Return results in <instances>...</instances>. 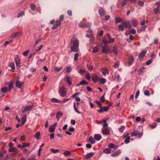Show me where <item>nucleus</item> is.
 Returning a JSON list of instances; mask_svg holds the SVG:
<instances>
[{
    "label": "nucleus",
    "instance_id": "obj_1",
    "mask_svg": "<svg viewBox=\"0 0 160 160\" xmlns=\"http://www.w3.org/2000/svg\"><path fill=\"white\" fill-rule=\"evenodd\" d=\"M70 44L71 45H71L70 47V52H79V41L77 39L73 40L72 39L71 40Z\"/></svg>",
    "mask_w": 160,
    "mask_h": 160
},
{
    "label": "nucleus",
    "instance_id": "obj_2",
    "mask_svg": "<svg viewBox=\"0 0 160 160\" xmlns=\"http://www.w3.org/2000/svg\"><path fill=\"white\" fill-rule=\"evenodd\" d=\"M128 27L131 28V26L129 21H124L122 24L118 26L119 30L121 31H123L124 28H127Z\"/></svg>",
    "mask_w": 160,
    "mask_h": 160
},
{
    "label": "nucleus",
    "instance_id": "obj_3",
    "mask_svg": "<svg viewBox=\"0 0 160 160\" xmlns=\"http://www.w3.org/2000/svg\"><path fill=\"white\" fill-rule=\"evenodd\" d=\"M107 35L109 39V40L107 41V40L105 39H103L102 40L103 43H104L106 46L108 44L113 42L115 41L114 38H112L109 34H108Z\"/></svg>",
    "mask_w": 160,
    "mask_h": 160
},
{
    "label": "nucleus",
    "instance_id": "obj_4",
    "mask_svg": "<svg viewBox=\"0 0 160 160\" xmlns=\"http://www.w3.org/2000/svg\"><path fill=\"white\" fill-rule=\"evenodd\" d=\"M66 91L65 90V88L63 86L60 87L58 91V92L60 96L61 97H64L66 96Z\"/></svg>",
    "mask_w": 160,
    "mask_h": 160
},
{
    "label": "nucleus",
    "instance_id": "obj_5",
    "mask_svg": "<svg viewBox=\"0 0 160 160\" xmlns=\"http://www.w3.org/2000/svg\"><path fill=\"white\" fill-rule=\"evenodd\" d=\"M131 135L132 137L137 136L138 135L139 138H141L142 135L141 133H139L138 130H134L131 133Z\"/></svg>",
    "mask_w": 160,
    "mask_h": 160
},
{
    "label": "nucleus",
    "instance_id": "obj_6",
    "mask_svg": "<svg viewBox=\"0 0 160 160\" xmlns=\"http://www.w3.org/2000/svg\"><path fill=\"white\" fill-rule=\"evenodd\" d=\"M32 107L31 106H25L22 109V112L23 113H25L32 110Z\"/></svg>",
    "mask_w": 160,
    "mask_h": 160
},
{
    "label": "nucleus",
    "instance_id": "obj_7",
    "mask_svg": "<svg viewBox=\"0 0 160 160\" xmlns=\"http://www.w3.org/2000/svg\"><path fill=\"white\" fill-rule=\"evenodd\" d=\"M91 25V23L88 22L83 23L81 22L79 24V26L82 28H87L90 26Z\"/></svg>",
    "mask_w": 160,
    "mask_h": 160
},
{
    "label": "nucleus",
    "instance_id": "obj_8",
    "mask_svg": "<svg viewBox=\"0 0 160 160\" xmlns=\"http://www.w3.org/2000/svg\"><path fill=\"white\" fill-rule=\"evenodd\" d=\"M128 135L129 133H128L124 134L123 135V138H125L124 142L126 143H128L129 142L130 137L128 136Z\"/></svg>",
    "mask_w": 160,
    "mask_h": 160
},
{
    "label": "nucleus",
    "instance_id": "obj_9",
    "mask_svg": "<svg viewBox=\"0 0 160 160\" xmlns=\"http://www.w3.org/2000/svg\"><path fill=\"white\" fill-rule=\"evenodd\" d=\"M102 52L103 53L108 54L110 52L109 48L108 47L106 46H103L102 48Z\"/></svg>",
    "mask_w": 160,
    "mask_h": 160
},
{
    "label": "nucleus",
    "instance_id": "obj_10",
    "mask_svg": "<svg viewBox=\"0 0 160 160\" xmlns=\"http://www.w3.org/2000/svg\"><path fill=\"white\" fill-rule=\"evenodd\" d=\"M98 13L99 15L101 16H103L105 14V12L104 9L102 8H100L98 10Z\"/></svg>",
    "mask_w": 160,
    "mask_h": 160
},
{
    "label": "nucleus",
    "instance_id": "obj_11",
    "mask_svg": "<svg viewBox=\"0 0 160 160\" xmlns=\"http://www.w3.org/2000/svg\"><path fill=\"white\" fill-rule=\"evenodd\" d=\"M23 82L20 81L19 80H17L16 82V86L17 87L19 88H21L23 86Z\"/></svg>",
    "mask_w": 160,
    "mask_h": 160
},
{
    "label": "nucleus",
    "instance_id": "obj_12",
    "mask_svg": "<svg viewBox=\"0 0 160 160\" xmlns=\"http://www.w3.org/2000/svg\"><path fill=\"white\" fill-rule=\"evenodd\" d=\"M134 60V58L132 55H131L128 59V64L129 65H132Z\"/></svg>",
    "mask_w": 160,
    "mask_h": 160
},
{
    "label": "nucleus",
    "instance_id": "obj_13",
    "mask_svg": "<svg viewBox=\"0 0 160 160\" xmlns=\"http://www.w3.org/2000/svg\"><path fill=\"white\" fill-rule=\"evenodd\" d=\"M15 61L17 67H20V65L21 64L20 62V60L18 56H17L16 58H15Z\"/></svg>",
    "mask_w": 160,
    "mask_h": 160
},
{
    "label": "nucleus",
    "instance_id": "obj_14",
    "mask_svg": "<svg viewBox=\"0 0 160 160\" xmlns=\"http://www.w3.org/2000/svg\"><path fill=\"white\" fill-rule=\"evenodd\" d=\"M62 112L60 111H58L57 112L56 114V118L58 121H59V119L62 116Z\"/></svg>",
    "mask_w": 160,
    "mask_h": 160
},
{
    "label": "nucleus",
    "instance_id": "obj_15",
    "mask_svg": "<svg viewBox=\"0 0 160 160\" xmlns=\"http://www.w3.org/2000/svg\"><path fill=\"white\" fill-rule=\"evenodd\" d=\"M146 51L145 50H142L141 52L139 54V57L140 58H142L144 57L146 53Z\"/></svg>",
    "mask_w": 160,
    "mask_h": 160
},
{
    "label": "nucleus",
    "instance_id": "obj_16",
    "mask_svg": "<svg viewBox=\"0 0 160 160\" xmlns=\"http://www.w3.org/2000/svg\"><path fill=\"white\" fill-rule=\"evenodd\" d=\"M131 22L133 26L134 27H137L138 24V22L136 19H132L131 21Z\"/></svg>",
    "mask_w": 160,
    "mask_h": 160
},
{
    "label": "nucleus",
    "instance_id": "obj_17",
    "mask_svg": "<svg viewBox=\"0 0 160 160\" xmlns=\"http://www.w3.org/2000/svg\"><path fill=\"white\" fill-rule=\"evenodd\" d=\"M110 132V130L107 128H104L102 130V133L104 134L108 135Z\"/></svg>",
    "mask_w": 160,
    "mask_h": 160
},
{
    "label": "nucleus",
    "instance_id": "obj_18",
    "mask_svg": "<svg viewBox=\"0 0 160 160\" xmlns=\"http://www.w3.org/2000/svg\"><path fill=\"white\" fill-rule=\"evenodd\" d=\"M94 154V153L93 152L89 153L85 155V158L86 159H89L91 157H92L93 156Z\"/></svg>",
    "mask_w": 160,
    "mask_h": 160
},
{
    "label": "nucleus",
    "instance_id": "obj_19",
    "mask_svg": "<svg viewBox=\"0 0 160 160\" xmlns=\"http://www.w3.org/2000/svg\"><path fill=\"white\" fill-rule=\"evenodd\" d=\"M21 123L22 125H23L27 121L26 115L22 116L21 118Z\"/></svg>",
    "mask_w": 160,
    "mask_h": 160
},
{
    "label": "nucleus",
    "instance_id": "obj_20",
    "mask_svg": "<svg viewBox=\"0 0 160 160\" xmlns=\"http://www.w3.org/2000/svg\"><path fill=\"white\" fill-rule=\"evenodd\" d=\"M94 138L96 140L99 141L102 138V136L99 134H95V135Z\"/></svg>",
    "mask_w": 160,
    "mask_h": 160
},
{
    "label": "nucleus",
    "instance_id": "obj_21",
    "mask_svg": "<svg viewBox=\"0 0 160 160\" xmlns=\"http://www.w3.org/2000/svg\"><path fill=\"white\" fill-rule=\"evenodd\" d=\"M20 35V33L18 32H14L11 36L12 38H15L18 35Z\"/></svg>",
    "mask_w": 160,
    "mask_h": 160
},
{
    "label": "nucleus",
    "instance_id": "obj_22",
    "mask_svg": "<svg viewBox=\"0 0 160 160\" xmlns=\"http://www.w3.org/2000/svg\"><path fill=\"white\" fill-rule=\"evenodd\" d=\"M111 150L109 148H105L103 150V152L106 154H109L111 153Z\"/></svg>",
    "mask_w": 160,
    "mask_h": 160
},
{
    "label": "nucleus",
    "instance_id": "obj_23",
    "mask_svg": "<svg viewBox=\"0 0 160 160\" xmlns=\"http://www.w3.org/2000/svg\"><path fill=\"white\" fill-rule=\"evenodd\" d=\"M18 149L16 148H11L9 149L8 151L9 152H16L18 151Z\"/></svg>",
    "mask_w": 160,
    "mask_h": 160
},
{
    "label": "nucleus",
    "instance_id": "obj_24",
    "mask_svg": "<svg viewBox=\"0 0 160 160\" xmlns=\"http://www.w3.org/2000/svg\"><path fill=\"white\" fill-rule=\"evenodd\" d=\"M92 81L95 82H97L98 79V77L97 75H93L92 76Z\"/></svg>",
    "mask_w": 160,
    "mask_h": 160
},
{
    "label": "nucleus",
    "instance_id": "obj_25",
    "mask_svg": "<svg viewBox=\"0 0 160 160\" xmlns=\"http://www.w3.org/2000/svg\"><path fill=\"white\" fill-rule=\"evenodd\" d=\"M66 82L68 83L69 85H70L72 84L71 82V78L70 76H68L66 78Z\"/></svg>",
    "mask_w": 160,
    "mask_h": 160
},
{
    "label": "nucleus",
    "instance_id": "obj_26",
    "mask_svg": "<svg viewBox=\"0 0 160 160\" xmlns=\"http://www.w3.org/2000/svg\"><path fill=\"white\" fill-rule=\"evenodd\" d=\"M113 52L115 54V55L117 54L118 53V48L117 46H114L113 47Z\"/></svg>",
    "mask_w": 160,
    "mask_h": 160
},
{
    "label": "nucleus",
    "instance_id": "obj_27",
    "mask_svg": "<svg viewBox=\"0 0 160 160\" xmlns=\"http://www.w3.org/2000/svg\"><path fill=\"white\" fill-rule=\"evenodd\" d=\"M120 153L121 151L120 150H118L117 151L112 154V157H116L118 156Z\"/></svg>",
    "mask_w": 160,
    "mask_h": 160
},
{
    "label": "nucleus",
    "instance_id": "obj_28",
    "mask_svg": "<svg viewBox=\"0 0 160 160\" xmlns=\"http://www.w3.org/2000/svg\"><path fill=\"white\" fill-rule=\"evenodd\" d=\"M153 10L154 13L155 14H157L160 12V8H159L158 7H157L156 8H154Z\"/></svg>",
    "mask_w": 160,
    "mask_h": 160
},
{
    "label": "nucleus",
    "instance_id": "obj_29",
    "mask_svg": "<svg viewBox=\"0 0 160 160\" xmlns=\"http://www.w3.org/2000/svg\"><path fill=\"white\" fill-rule=\"evenodd\" d=\"M115 23H120L122 22V19L120 18H115Z\"/></svg>",
    "mask_w": 160,
    "mask_h": 160
},
{
    "label": "nucleus",
    "instance_id": "obj_30",
    "mask_svg": "<svg viewBox=\"0 0 160 160\" xmlns=\"http://www.w3.org/2000/svg\"><path fill=\"white\" fill-rule=\"evenodd\" d=\"M89 142L92 144H93L95 143V141L92 137L90 136L89 138Z\"/></svg>",
    "mask_w": 160,
    "mask_h": 160
},
{
    "label": "nucleus",
    "instance_id": "obj_31",
    "mask_svg": "<svg viewBox=\"0 0 160 160\" xmlns=\"http://www.w3.org/2000/svg\"><path fill=\"white\" fill-rule=\"evenodd\" d=\"M8 88L5 87L1 88V90L2 92V93H5L7 92L8 90Z\"/></svg>",
    "mask_w": 160,
    "mask_h": 160
},
{
    "label": "nucleus",
    "instance_id": "obj_32",
    "mask_svg": "<svg viewBox=\"0 0 160 160\" xmlns=\"http://www.w3.org/2000/svg\"><path fill=\"white\" fill-rule=\"evenodd\" d=\"M73 108L74 110L76 112H77L78 114L80 113V112H79V111L78 110V109L76 107L75 103H74L73 104Z\"/></svg>",
    "mask_w": 160,
    "mask_h": 160
},
{
    "label": "nucleus",
    "instance_id": "obj_33",
    "mask_svg": "<svg viewBox=\"0 0 160 160\" xmlns=\"http://www.w3.org/2000/svg\"><path fill=\"white\" fill-rule=\"evenodd\" d=\"M98 81L101 83L104 84L106 83V81L105 78H101L99 79Z\"/></svg>",
    "mask_w": 160,
    "mask_h": 160
},
{
    "label": "nucleus",
    "instance_id": "obj_34",
    "mask_svg": "<svg viewBox=\"0 0 160 160\" xmlns=\"http://www.w3.org/2000/svg\"><path fill=\"white\" fill-rule=\"evenodd\" d=\"M99 49V48L97 46H96L93 48V50L92 52H98Z\"/></svg>",
    "mask_w": 160,
    "mask_h": 160
},
{
    "label": "nucleus",
    "instance_id": "obj_35",
    "mask_svg": "<svg viewBox=\"0 0 160 160\" xmlns=\"http://www.w3.org/2000/svg\"><path fill=\"white\" fill-rule=\"evenodd\" d=\"M110 108L109 106H103L102 107V108L103 111H106L108 110Z\"/></svg>",
    "mask_w": 160,
    "mask_h": 160
},
{
    "label": "nucleus",
    "instance_id": "obj_36",
    "mask_svg": "<svg viewBox=\"0 0 160 160\" xmlns=\"http://www.w3.org/2000/svg\"><path fill=\"white\" fill-rule=\"evenodd\" d=\"M50 151L53 153H56L59 151V150L56 149H54L53 148H51L50 149Z\"/></svg>",
    "mask_w": 160,
    "mask_h": 160
},
{
    "label": "nucleus",
    "instance_id": "obj_37",
    "mask_svg": "<svg viewBox=\"0 0 160 160\" xmlns=\"http://www.w3.org/2000/svg\"><path fill=\"white\" fill-rule=\"evenodd\" d=\"M51 101L52 102H55L59 103L61 102L60 101L58 100V99H56L55 98H52V99H51Z\"/></svg>",
    "mask_w": 160,
    "mask_h": 160
},
{
    "label": "nucleus",
    "instance_id": "obj_38",
    "mask_svg": "<svg viewBox=\"0 0 160 160\" xmlns=\"http://www.w3.org/2000/svg\"><path fill=\"white\" fill-rule=\"evenodd\" d=\"M62 67H55L54 68V70L55 71L58 72L60 71L62 69Z\"/></svg>",
    "mask_w": 160,
    "mask_h": 160
},
{
    "label": "nucleus",
    "instance_id": "obj_39",
    "mask_svg": "<svg viewBox=\"0 0 160 160\" xmlns=\"http://www.w3.org/2000/svg\"><path fill=\"white\" fill-rule=\"evenodd\" d=\"M71 153L70 151H66L63 153V155L64 156H68Z\"/></svg>",
    "mask_w": 160,
    "mask_h": 160
},
{
    "label": "nucleus",
    "instance_id": "obj_40",
    "mask_svg": "<svg viewBox=\"0 0 160 160\" xmlns=\"http://www.w3.org/2000/svg\"><path fill=\"white\" fill-rule=\"evenodd\" d=\"M40 134L39 132H37L35 134V138L37 139H38L39 138Z\"/></svg>",
    "mask_w": 160,
    "mask_h": 160
},
{
    "label": "nucleus",
    "instance_id": "obj_41",
    "mask_svg": "<svg viewBox=\"0 0 160 160\" xmlns=\"http://www.w3.org/2000/svg\"><path fill=\"white\" fill-rule=\"evenodd\" d=\"M10 66L12 69H15V66L14 62H11L10 65Z\"/></svg>",
    "mask_w": 160,
    "mask_h": 160
},
{
    "label": "nucleus",
    "instance_id": "obj_42",
    "mask_svg": "<svg viewBox=\"0 0 160 160\" xmlns=\"http://www.w3.org/2000/svg\"><path fill=\"white\" fill-rule=\"evenodd\" d=\"M78 56H79V53H77L75 54V55H74V60L75 61H76L77 60L78 58Z\"/></svg>",
    "mask_w": 160,
    "mask_h": 160
},
{
    "label": "nucleus",
    "instance_id": "obj_43",
    "mask_svg": "<svg viewBox=\"0 0 160 160\" xmlns=\"http://www.w3.org/2000/svg\"><path fill=\"white\" fill-rule=\"evenodd\" d=\"M61 24V22L59 20H57L56 21V25L58 27Z\"/></svg>",
    "mask_w": 160,
    "mask_h": 160
},
{
    "label": "nucleus",
    "instance_id": "obj_44",
    "mask_svg": "<svg viewBox=\"0 0 160 160\" xmlns=\"http://www.w3.org/2000/svg\"><path fill=\"white\" fill-rule=\"evenodd\" d=\"M54 129L52 126H50L49 128V131L51 132H52L54 131Z\"/></svg>",
    "mask_w": 160,
    "mask_h": 160
},
{
    "label": "nucleus",
    "instance_id": "obj_45",
    "mask_svg": "<svg viewBox=\"0 0 160 160\" xmlns=\"http://www.w3.org/2000/svg\"><path fill=\"white\" fill-rule=\"evenodd\" d=\"M24 14V12L22 11L20 12L19 13L18 15V18H19L20 17L23 16Z\"/></svg>",
    "mask_w": 160,
    "mask_h": 160
},
{
    "label": "nucleus",
    "instance_id": "obj_46",
    "mask_svg": "<svg viewBox=\"0 0 160 160\" xmlns=\"http://www.w3.org/2000/svg\"><path fill=\"white\" fill-rule=\"evenodd\" d=\"M80 84H81V85H83L85 84H86L87 85H88V83L86 81L84 80H82L80 82Z\"/></svg>",
    "mask_w": 160,
    "mask_h": 160
},
{
    "label": "nucleus",
    "instance_id": "obj_47",
    "mask_svg": "<svg viewBox=\"0 0 160 160\" xmlns=\"http://www.w3.org/2000/svg\"><path fill=\"white\" fill-rule=\"evenodd\" d=\"M72 70L71 68L70 67H68L66 68V72H70Z\"/></svg>",
    "mask_w": 160,
    "mask_h": 160
},
{
    "label": "nucleus",
    "instance_id": "obj_48",
    "mask_svg": "<svg viewBox=\"0 0 160 160\" xmlns=\"http://www.w3.org/2000/svg\"><path fill=\"white\" fill-rule=\"evenodd\" d=\"M125 128V127L124 126H122V127H120L119 128V131L120 132H122L123 131V130Z\"/></svg>",
    "mask_w": 160,
    "mask_h": 160
},
{
    "label": "nucleus",
    "instance_id": "obj_49",
    "mask_svg": "<svg viewBox=\"0 0 160 160\" xmlns=\"http://www.w3.org/2000/svg\"><path fill=\"white\" fill-rule=\"evenodd\" d=\"M64 18V17L63 15H61L59 18V20L61 22L62 21Z\"/></svg>",
    "mask_w": 160,
    "mask_h": 160
},
{
    "label": "nucleus",
    "instance_id": "obj_50",
    "mask_svg": "<svg viewBox=\"0 0 160 160\" xmlns=\"http://www.w3.org/2000/svg\"><path fill=\"white\" fill-rule=\"evenodd\" d=\"M138 3L139 5L141 6H143L144 5V2L142 1H139Z\"/></svg>",
    "mask_w": 160,
    "mask_h": 160
},
{
    "label": "nucleus",
    "instance_id": "obj_51",
    "mask_svg": "<svg viewBox=\"0 0 160 160\" xmlns=\"http://www.w3.org/2000/svg\"><path fill=\"white\" fill-rule=\"evenodd\" d=\"M30 7L31 9L33 10H34L36 9V6L34 4H31L30 5Z\"/></svg>",
    "mask_w": 160,
    "mask_h": 160
},
{
    "label": "nucleus",
    "instance_id": "obj_52",
    "mask_svg": "<svg viewBox=\"0 0 160 160\" xmlns=\"http://www.w3.org/2000/svg\"><path fill=\"white\" fill-rule=\"evenodd\" d=\"M29 52V50H27L26 51H25L23 53V55L24 56H26L27 55L28 53Z\"/></svg>",
    "mask_w": 160,
    "mask_h": 160
},
{
    "label": "nucleus",
    "instance_id": "obj_53",
    "mask_svg": "<svg viewBox=\"0 0 160 160\" xmlns=\"http://www.w3.org/2000/svg\"><path fill=\"white\" fill-rule=\"evenodd\" d=\"M79 72L82 74H83L84 73L86 72V71L84 70L80 69L79 71Z\"/></svg>",
    "mask_w": 160,
    "mask_h": 160
},
{
    "label": "nucleus",
    "instance_id": "obj_54",
    "mask_svg": "<svg viewBox=\"0 0 160 160\" xmlns=\"http://www.w3.org/2000/svg\"><path fill=\"white\" fill-rule=\"evenodd\" d=\"M144 68H140L138 70L139 73L140 74L142 73L143 72V70H144Z\"/></svg>",
    "mask_w": 160,
    "mask_h": 160
},
{
    "label": "nucleus",
    "instance_id": "obj_55",
    "mask_svg": "<svg viewBox=\"0 0 160 160\" xmlns=\"http://www.w3.org/2000/svg\"><path fill=\"white\" fill-rule=\"evenodd\" d=\"M128 0H123L121 3L122 6L123 7L126 4V1Z\"/></svg>",
    "mask_w": 160,
    "mask_h": 160
},
{
    "label": "nucleus",
    "instance_id": "obj_56",
    "mask_svg": "<svg viewBox=\"0 0 160 160\" xmlns=\"http://www.w3.org/2000/svg\"><path fill=\"white\" fill-rule=\"evenodd\" d=\"M105 93L100 98V100L102 102H103L105 100Z\"/></svg>",
    "mask_w": 160,
    "mask_h": 160
},
{
    "label": "nucleus",
    "instance_id": "obj_57",
    "mask_svg": "<svg viewBox=\"0 0 160 160\" xmlns=\"http://www.w3.org/2000/svg\"><path fill=\"white\" fill-rule=\"evenodd\" d=\"M152 59L149 60L146 62V64L147 65H148L152 63Z\"/></svg>",
    "mask_w": 160,
    "mask_h": 160
},
{
    "label": "nucleus",
    "instance_id": "obj_58",
    "mask_svg": "<svg viewBox=\"0 0 160 160\" xmlns=\"http://www.w3.org/2000/svg\"><path fill=\"white\" fill-rule=\"evenodd\" d=\"M144 94L146 96H149L150 95L149 92L148 90H146L144 92Z\"/></svg>",
    "mask_w": 160,
    "mask_h": 160
},
{
    "label": "nucleus",
    "instance_id": "obj_59",
    "mask_svg": "<svg viewBox=\"0 0 160 160\" xmlns=\"http://www.w3.org/2000/svg\"><path fill=\"white\" fill-rule=\"evenodd\" d=\"M87 67L88 68V69L91 71V70L93 69V67L92 66L90 65H87Z\"/></svg>",
    "mask_w": 160,
    "mask_h": 160
},
{
    "label": "nucleus",
    "instance_id": "obj_60",
    "mask_svg": "<svg viewBox=\"0 0 160 160\" xmlns=\"http://www.w3.org/2000/svg\"><path fill=\"white\" fill-rule=\"evenodd\" d=\"M86 77L88 80H89L90 79V74L89 73H88L86 74Z\"/></svg>",
    "mask_w": 160,
    "mask_h": 160
},
{
    "label": "nucleus",
    "instance_id": "obj_61",
    "mask_svg": "<svg viewBox=\"0 0 160 160\" xmlns=\"http://www.w3.org/2000/svg\"><path fill=\"white\" fill-rule=\"evenodd\" d=\"M108 146L110 148H113L114 147L115 145L113 144L112 143H110L108 145Z\"/></svg>",
    "mask_w": 160,
    "mask_h": 160
},
{
    "label": "nucleus",
    "instance_id": "obj_62",
    "mask_svg": "<svg viewBox=\"0 0 160 160\" xmlns=\"http://www.w3.org/2000/svg\"><path fill=\"white\" fill-rule=\"evenodd\" d=\"M150 126L152 128H155L157 126V124L155 123H154Z\"/></svg>",
    "mask_w": 160,
    "mask_h": 160
},
{
    "label": "nucleus",
    "instance_id": "obj_63",
    "mask_svg": "<svg viewBox=\"0 0 160 160\" xmlns=\"http://www.w3.org/2000/svg\"><path fill=\"white\" fill-rule=\"evenodd\" d=\"M13 84L12 82H11L9 84V90H10L11 89H12L13 88Z\"/></svg>",
    "mask_w": 160,
    "mask_h": 160
},
{
    "label": "nucleus",
    "instance_id": "obj_64",
    "mask_svg": "<svg viewBox=\"0 0 160 160\" xmlns=\"http://www.w3.org/2000/svg\"><path fill=\"white\" fill-rule=\"evenodd\" d=\"M43 46V45L42 44L40 46H39L38 49H36V51L37 52L40 51L41 50V48H42Z\"/></svg>",
    "mask_w": 160,
    "mask_h": 160
}]
</instances>
